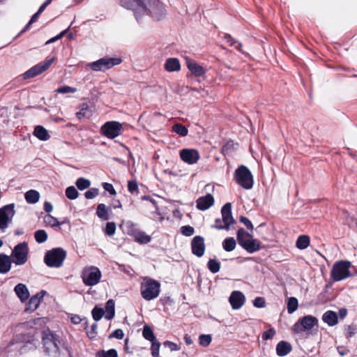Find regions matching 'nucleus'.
<instances>
[{
    "label": "nucleus",
    "instance_id": "obj_10",
    "mask_svg": "<svg viewBox=\"0 0 357 357\" xmlns=\"http://www.w3.org/2000/svg\"><path fill=\"white\" fill-rule=\"evenodd\" d=\"M122 59L119 57H103L96 61L90 63L89 66L94 71H105L121 63Z\"/></svg>",
    "mask_w": 357,
    "mask_h": 357
},
{
    "label": "nucleus",
    "instance_id": "obj_33",
    "mask_svg": "<svg viewBox=\"0 0 357 357\" xmlns=\"http://www.w3.org/2000/svg\"><path fill=\"white\" fill-rule=\"evenodd\" d=\"M223 38L230 47H234L238 51L243 53L242 50V43L235 40L230 34L225 33Z\"/></svg>",
    "mask_w": 357,
    "mask_h": 357
},
{
    "label": "nucleus",
    "instance_id": "obj_21",
    "mask_svg": "<svg viewBox=\"0 0 357 357\" xmlns=\"http://www.w3.org/2000/svg\"><path fill=\"white\" fill-rule=\"evenodd\" d=\"M186 66L191 73L196 77H201L206 73L205 69L202 66L189 58H186Z\"/></svg>",
    "mask_w": 357,
    "mask_h": 357
},
{
    "label": "nucleus",
    "instance_id": "obj_60",
    "mask_svg": "<svg viewBox=\"0 0 357 357\" xmlns=\"http://www.w3.org/2000/svg\"><path fill=\"white\" fill-rule=\"evenodd\" d=\"M103 189L108 192L111 195H115L116 194V190L114 189L112 184L109 183L104 182L102 183Z\"/></svg>",
    "mask_w": 357,
    "mask_h": 357
},
{
    "label": "nucleus",
    "instance_id": "obj_29",
    "mask_svg": "<svg viewBox=\"0 0 357 357\" xmlns=\"http://www.w3.org/2000/svg\"><path fill=\"white\" fill-rule=\"evenodd\" d=\"M79 111L76 112V116L81 120L83 118H89L91 116V112L87 102H83L79 105Z\"/></svg>",
    "mask_w": 357,
    "mask_h": 357
},
{
    "label": "nucleus",
    "instance_id": "obj_41",
    "mask_svg": "<svg viewBox=\"0 0 357 357\" xmlns=\"http://www.w3.org/2000/svg\"><path fill=\"white\" fill-rule=\"evenodd\" d=\"M96 356V357H118V353L116 349H110L107 351L99 350Z\"/></svg>",
    "mask_w": 357,
    "mask_h": 357
},
{
    "label": "nucleus",
    "instance_id": "obj_62",
    "mask_svg": "<svg viewBox=\"0 0 357 357\" xmlns=\"http://www.w3.org/2000/svg\"><path fill=\"white\" fill-rule=\"evenodd\" d=\"M163 344L165 347H168L172 351H178L180 349L177 344L169 340L164 342Z\"/></svg>",
    "mask_w": 357,
    "mask_h": 357
},
{
    "label": "nucleus",
    "instance_id": "obj_40",
    "mask_svg": "<svg viewBox=\"0 0 357 357\" xmlns=\"http://www.w3.org/2000/svg\"><path fill=\"white\" fill-rule=\"evenodd\" d=\"M172 130L181 137H185L188 133V128L185 126H183L181 123L174 124L172 126Z\"/></svg>",
    "mask_w": 357,
    "mask_h": 357
},
{
    "label": "nucleus",
    "instance_id": "obj_39",
    "mask_svg": "<svg viewBox=\"0 0 357 357\" xmlns=\"http://www.w3.org/2000/svg\"><path fill=\"white\" fill-rule=\"evenodd\" d=\"M207 268L212 273H216L220 269V263L215 259H210L207 263Z\"/></svg>",
    "mask_w": 357,
    "mask_h": 357
},
{
    "label": "nucleus",
    "instance_id": "obj_31",
    "mask_svg": "<svg viewBox=\"0 0 357 357\" xmlns=\"http://www.w3.org/2000/svg\"><path fill=\"white\" fill-rule=\"evenodd\" d=\"M105 319L111 320L115 315V303L113 299H109L107 301L105 305Z\"/></svg>",
    "mask_w": 357,
    "mask_h": 357
},
{
    "label": "nucleus",
    "instance_id": "obj_50",
    "mask_svg": "<svg viewBox=\"0 0 357 357\" xmlns=\"http://www.w3.org/2000/svg\"><path fill=\"white\" fill-rule=\"evenodd\" d=\"M212 337L211 335H200L199 337V343L202 347H208L211 342Z\"/></svg>",
    "mask_w": 357,
    "mask_h": 357
},
{
    "label": "nucleus",
    "instance_id": "obj_26",
    "mask_svg": "<svg viewBox=\"0 0 357 357\" xmlns=\"http://www.w3.org/2000/svg\"><path fill=\"white\" fill-rule=\"evenodd\" d=\"M322 320L329 326H333L338 323V317L335 312L328 310L324 313Z\"/></svg>",
    "mask_w": 357,
    "mask_h": 357
},
{
    "label": "nucleus",
    "instance_id": "obj_43",
    "mask_svg": "<svg viewBox=\"0 0 357 357\" xmlns=\"http://www.w3.org/2000/svg\"><path fill=\"white\" fill-rule=\"evenodd\" d=\"M36 241L38 243H43L47 239V234L44 229L37 230L34 234Z\"/></svg>",
    "mask_w": 357,
    "mask_h": 357
},
{
    "label": "nucleus",
    "instance_id": "obj_2",
    "mask_svg": "<svg viewBox=\"0 0 357 357\" xmlns=\"http://www.w3.org/2000/svg\"><path fill=\"white\" fill-rule=\"evenodd\" d=\"M42 344L43 351L47 357H60L61 348L66 349L71 354L61 337L52 331L43 333Z\"/></svg>",
    "mask_w": 357,
    "mask_h": 357
},
{
    "label": "nucleus",
    "instance_id": "obj_36",
    "mask_svg": "<svg viewBox=\"0 0 357 357\" xmlns=\"http://www.w3.org/2000/svg\"><path fill=\"white\" fill-rule=\"evenodd\" d=\"M236 246V241L233 237H227L222 241V248L226 252L233 251Z\"/></svg>",
    "mask_w": 357,
    "mask_h": 357
},
{
    "label": "nucleus",
    "instance_id": "obj_7",
    "mask_svg": "<svg viewBox=\"0 0 357 357\" xmlns=\"http://www.w3.org/2000/svg\"><path fill=\"white\" fill-rule=\"evenodd\" d=\"M236 182L245 190H250L253 187V177L250 169L244 166L238 167L234 173Z\"/></svg>",
    "mask_w": 357,
    "mask_h": 357
},
{
    "label": "nucleus",
    "instance_id": "obj_34",
    "mask_svg": "<svg viewBox=\"0 0 357 357\" xmlns=\"http://www.w3.org/2000/svg\"><path fill=\"white\" fill-rule=\"evenodd\" d=\"M310 243V236L307 235H301L298 237L296 242V246L299 250H304L306 249Z\"/></svg>",
    "mask_w": 357,
    "mask_h": 357
},
{
    "label": "nucleus",
    "instance_id": "obj_27",
    "mask_svg": "<svg viewBox=\"0 0 357 357\" xmlns=\"http://www.w3.org/2000/svg\"><path fill=\"white\" fill-rule=\"evenodd\" d=\"M109 213H112L110 207H107L105 204H99L96 208V215L102 220L109 219Z\"/></svg>",
    "mask_w": 357,
    "mask_h": 357
},
{
    "label": "nucleus",
    "instance_id": "obj_52",
    "mask_svg": "<svg viewBox=\"0 0 357 357\" xmlns=\"http://www.w3.org/2000/svg\"><path fill=\"white\" fill-rule=\"evenodd\" d=\"M116 224L113 222H108L106 224L104 232L106 235L111 236L115 234Z\"/></svg>",
    "mask_w": 357,
    "mask_h": 357
},
{
    "label": "nucleus",
    "instance_id": "obj_30",
    "mask_svg": "<svg viewBox=\"0 0 357 357\" xmlns=\"http://www.w3.org/2000/svg\"><path fill=\"white\" fill-rule=\"evenodd\" d=\"M33 135L38 139L43 141H46L50 138L47 130L42 126H37L34 128Z\"/></svg>",
    "mask_w": 357,
    "mask_h": 357
},
{
    "label": "nucleus",
    "instance_id": "obj_20",
    "mask_svg": "<svg viewBox=\"0 0 357 357\" xmlns=\"http://www.w3.org/2000/svg\"><path fill=\"white\" fill-rule=\"evenodd\" d=\"M197 208L200 211H205L209 208L214 204V198L211 194L199 197L197 201Z\"/></svg>",
    "mask_w": 357,
    "mask_h": 357
},
{
    "label": "nucleus",
    "instance_id": "obj_9",
    "mask_svg": "<svg viewBox=\"0 0 357 357\" xmlns=\"http://www.w3.org/2000/svg\"><path fill=\"white\" fill-rule=\"evenodd\" d=\"M29 247L26 242L17 244L12 250V262L17 266L24 264L28 260Z\"/></svg>",
    "mask_w": 357,
    "mask_h": 357
},
{
    "label": "nucleus",
    "instance_id": "obj_12",
    "mask_svg": "<svg viewBox=\"0 0 357 357\" xmlns=\"http://www.w3.org/2000/svg\"><path fill=\"white\" fill-rule=\"evenodd\" d=\"M318 319L312 315H305L300 318L293 326V331L295 333H300L305 331L312 329L317 326Z\"/></svg>",
    "mask_w": 357,
    "mask_h": 357
},
{
    "label": "nucleus",
    "instance_id": "obj_24",
    "mask_svg": "<svg viewBox=\"0 0 357 357\" xmlns=\"http://www.w3.org/2000/svg\"><path fill=\"white\" fill-rule=\"evenodd\" d=\"M239 149V144L234 142L233 140H228L222 146L221 153L224 155H231L236 153V151Z\"/></svg>",
    "mask_w": 357,
    "mask_h": 357
},
{
    "label": "nucleus",
    "instance_id": "obj_16",
    "mask_svg": "<svg viewBox=\"0 0 357 357\" xmlns=\"http://www.w3.org/2000/svg\"><path fill=\"white\" fill-rule=\"evenodd\" d=\"M241 233L238 234V245L241 246L249 253H254L260 250L263 247L260 241L256 238H254L252 235L250 238V240L243 241L241 236Z\"/></svg>",
    "mask_w": 357,
    "mask_h": 357
},
{
    "label": "nucleus",
    "instance_id": "obj_22",
    "mask_svg": "<svg viewBox=\"0 0 357 357\" xmlns=\"http://www.w3.org/2000/svg\"><path fill=\"white\" fill-rule=\"evenodd\" d=\"M292 350L291 344L286 341L282 340L276 345V354L280 357H283L289 354Z\"/></svg>",
    "mask_w": 357,
    "mask_h": 357
},
{
    "label": "nucleus",
    "instance_id": "obj_55",
    "mask_svg": "<svg viewBox=\"0 0 357 357\" xmlns=\"http://www.w3.org/2000/svg\"><path fill=\"white\" fill-rule=\"evenodd\" d=\"M275 335V331L273 328H271L270 329L264 331L262 333L261 338L263 340H271L273 338Z\"/></svg>",
    "mask_w": 357,
    "mask_h": 357
},
{
    "label": "nucleus",
    "instance_id": "obj_1",
    "mask_svg": "<svg viewBox=\"0 0 357 357\" xmlns=\"http://www.w3.org/2000/svg\"><path fill=\"white\" fill-rule=\"evenodd\" d=\"M121 5L132 10L137 20L144 15H150L154 20H160L165 8L159 0H121Z\"/></svg>",
    "mask_w": 357,
    "mask_h": 357
},
{
    "label": "nucleus",
    "instance_id": "obj_37",
    "mask_svg": "<svg viewBox=\"0 0 357 357\" xmlns=\"http://www.w3.org/2000/svg\"><path fill=\"white\" fill-rule=\"evenodd\" d=\"M142 335L146 340L150 342H153V340H155L156 339L153 329L151 328V326L148 325H145L144 326Z\"/></svg>",
    "mask_w": 357,
    "mask_h": 357
},
{
    "label": "nucleus",
    "instance_id": "obj_5",
    "mask_svg": "<svg viewBox=\"0 0 357 357\" xmlns=\"http://www.w3.org/2000/svg\"><path fill=\"white\" fill-rule=\"evenodd\" d=\"M67 252L62 248H54L46 252L44 262L50 268H60L66 258Z\"/></svg>",
    "mask_w": 357,
    "mask_h": 357
},
{
    "label": "nucleus",
    "instance_id": "obj_51",
    "mask_svg": "<svg viewBox=\"0 0 357 357\" xmlns=\"http://www.w3.org/2000/svg\"><path fill=\"white\" fill-rule=\"evenodd\" d=\"M160 347V343L157 340V339L151 342V351L153 357L159 356Z\"/></svg>",
    "mask_w": 357,
    "mask_h": 357
},
{
    "label": "nucleus",
    "instance_id": "obj_25",
    "mask_svg": "<svg viewBox=\"0 0 357 357\" xmlns=\"http://www.w3.org/2000/svg\"><path fill=\"white\" fill-rule=\"evenodd\" d=\"M14 291L22 302L26 301L29 297V291L26 286L22 283L17 284L14 288Z\"/></svg>",
    "mask_w": 357,
    "mask_h": 357
},
{
    "label": "nucleus",
    "instance_id": "obj_59",
    "mask_svg": "<svg viewBox=\"0 0 357 357\" xmlns=\"http://www.w3.org/2000/svg\"><path fill=\"white\" fill-rule=\"evenodd\" d=\"M239 221L243 223L248 229L252 231L254 229L252 222L246 217L241 215L239 218Z\"/></svg>",
    "mask_w": 357,
    "mask_h": 357
},
{
    "label": "nucleus",
    "instance_id": "obj_47",
    "mask_svg": "<svg viewBox=\"0 0 357 357\" xmlns=\"http://www.w3.org/2000/svg\"><path fill=\"white\" fill-rule=\"evenodd\" d=\"M128 190L132 195H139V190L136 180H130L128 182Z\"/></svg>",
    "mask_w": 357,
    "mask_h": 357
},
{
    "label": "nucleus",
    "instance_id": "obj_32",
    "mask_svg": "<svg viewBox=\"0 0 357 357\" xmlns=\"http://www.w3.org/2000/svg\"><path fill=\"white\" fill-rule=\"evenodd\" d=\"M25 200L29 204H36L39 201L40 194L36 190H29L24 195Z\"/></svg>",
    "mask_w": 357,
    "mask_h": 357
},
{
    "label": "nucleus",
    "instance_id": "obj_23",
    "mask_svg": "<svg viewBox=\"0 0 357 357\" xmlns=\"http://www.w3.org/2000/svg\"><path fill=\"white\" fill-rule=\"evenodd\" d=\"M12 260L10 257L0 253V274L7 273L11 268Z\"/></svg>",
    "mask_w": 357,
    "mask_h": 357
},
{
    "label": "nucleus",
    "instance_id": "obj_4",
    "mask_svg": "<svg viewBox=\"0 0 357 357\" xmlns=\"http://www.w3.org/2000/svg\"><path fill=\"white\" fill-rule=\"evenodd\" d=\"M142 297L146 301H151L159 296L160 283L151 278L146 277L140 285Z\"/></svg>",
    "mask_w": 357,
    "mask_h": 357
},
{
    "label": "nucleus",
    "instance_id": "obj_14",
    "mask_svg": "<svg viewBox=\"0 0 357 357\" xmlns=\"http://www.w3.org/2000/svg\"><path fill=\"white\" fill-rule=\"evenodd\" d=\"M102 277L100 269L96 266H91L85 269L82 273V280L86 286H94L97 284Z\"/></svg>",
    "mask_w": 357,
    "mask_h": 357
},
{
    "label": "nucleus",
    "instance_id": "obj_46",
    "mask_svg": "<svg viewBox=\"0 0 357 357\" xmlns=\"http://www.w3.org/2000/svg\"><path fill=\"white\" fill-rule=\"evenodd\" d=\"M79 192L74 186H69L66 189V196L70 200L77 198Z\"/></svg>",
    "mask_w": 357,
    "mask_h": 357
},
{
    "label": "nucleus",
    "instance_id": "obj_63",
    "mask_svg": "<svg viewBox=\"0 0 357 357\" xmlns=\"http://www.w3.org/2000/svg\"><path fill=\"white\" fill-rule=\"evenodd\" d=\"M141 199L142 200H146V201H149V202H151L153 206H154V208L156 209V210H158L159 208L158 206V203L156 202L155 199H154L152 197H151L150 195H144L141 197Z\"/></svg>",
    "mask_w": 357,
    "mask_h": 357
},
{
    "label": "nucleus",
    "instance_id": "obj_58",
    "mask_svg": "<svg viewBox=\"0 0 357 357\" xmlns=\"http://www.w3.org/2000/svg\"><path fill=\"white\" fill-rule=\"evenodd\" d=\"M253 305L258 308H262L266 306V301L264 297L258 296L253 301Z\"/></svg>",
    "mask_w": 357,
    "mask_h": 357
},
{
    "label": "nucleus",
    "instance_id": "obj_56",
    "mask_svg": "<svg viewBox=\"0 0 357 357\" xmlns=\"http://www.w3.org/2000/svg\"><path fill=\"white\" fill-rule=\"evenodd\" d=\"M99 190L96 188H90L84 193V196L86 199H91L98 195Z\"/></svg>",
    "mask_w": 357,
    "mask_h": 357
},
{
    "label": "nucleus",
    "instance_id": "obj_44",
    "mask_svg": "<svg viewBox=\"0 0 357 357\" xmlns=\"http://www.w3.org/2000/svg\"><path fill=\"white\" fill-rule=\"evenodd\" d=\"M91 314H92L93 319L96 321H98L104 316L105 311H104L103 308L99 307L98 306L96 305L91 311Z\"/></svg>",
    "mask_w": 357,
    "mask_h": 357
},
{
    "label": "nucleus",
    "instance_id": "obj_13",
    "mask_svg": "<svg viewBox=\"0 0 357 357\" xmlns=\"http://www.w3.org/2000/svg\"><path fill=\"white\" fill-rule=\"evenodd\" d=\"M123 127L121 123L118 121H107L104 123L100 128V133L109 138L114 139L121 134Z\"/></svg>",
    "mask_w": 357,
    "mask_h": 357
},
{
    "label": "nucleus",
    "instance_id": "obj_6",
    "mask_svg": "<svg viewBox=\"0 0 357 357\" xmlns=\"http://www.w3.org/2000/svg\"><path fill=\"white\" fill-rule=\"evenodd\" d=\"M221 214L222 220L220 218H216L215 220V224L212 225V227L220 230H229L230 229V226L235 222V220L232 216L231 204L230 202L226 203L222 207Z\"/></svg>",
    "mask_w": 357,
    "mask_h": 357
},
{
    "label": "nucleus",
    "instance_id": "obj_42",
    "mask_svg": "<svg viewBox=\"0 0 357 357\" xmlns=\"http://www.w3.org/2000/svg\"><path fill=\"white\" fill-rule=\"evenodd\" d=\"M298 306V302L296 298L290 297L287 302V312L289 314L294 312Z\"/></svg>",
    "mask_w": 357,
    "mask_h": 357
},
{
    "label": "nucleus",
    "instance_id": "obj_15",
    "mask_svg": "<svg viewBox=\"0 0 357 357\" xmlns=\"http://www.w3.org/2000/svg\"><path fill=\"white\" fill-rule=\"evenodd\" d=\"M15 204H9L0 208V230L4 231L14 216Z\"/></svg>",
    "mask_w": 357,
    "mask_h": 357
},
{
    "label": "nucleus",
    "instance_id": "obj_53",
    "mask_svg": "<svg viewBox=\"0 0 357 357\" xmlns=\"http://www.w3.org/2000/svg\"><path fill=\"white\" fill-rule=\"evenodd\" d=\"M181 233L185 236H191L195 233V229L190 225H185L181 227Z\"/></svg>",
    "mask_w": 357,
    "mask_h": 357
},
{
    "label": "nucleus",
    "instance_id": "obj_11",
    "mask_svg": "<svg viewBox=\"0 0 357 357\" xmlns=\"http://www.w3.org/2000/svg\"><path fill=\"white\" fill-rule=\"evenodd\" d=\"M54 56H48L43 61L31 68L23 74L24 79H30L36 77L47 70L54 61Z\"/></svg>",
    "mask_w": 357,
    "mask_h": 357
},
{
    "label": "nucleus",
    "instance_id": "obj_8",
    "mask_svg": "<svg viewBox=\"0 0 357 357\" xmlns=\"http://www.w3.org/2000/svg\"><path fill=\"white\" fill-rule=\"evenodd\" d=\"M351 266V263L349 261H340L335 263L331 271V277L333 281L338 282L350 277Z\"/></svg>",
    "mask_w": 357,
    "mask_h": 357
},
{
    "label": "nucleus",
    "instance_id": "obj_38",
    "mask_svg": "<svg viewBox=\"0 0 357 357\" xmlns=\"http://www.w3.org/2000/svg\"><path fill=\"white\" fill-rule=\"evenodd\" d=\"M44 222L46 226H50L52 228L59 227V221L56 218L51 215H46L44 217Z\"/></svg>",
    "mask_w": 357,
    "mask_h": 357
},
{
    "label": "nucleus",
    "instance_id": "obj_35",
    "mask_svg": "<svg viewBox=\"0 0 357 357\" xmlns=\"http://www.w3.org/2000/svg\"><path fill=\"white\" fill-rule=\"evenodd\" d=\"M133 238L135 241L137 242L139 244L149 243L151 240V237L149 235L146 234L144 231L140 230L137 231Z\"/></svg>",
    "mask_w": 357,
    "mask_h": 357
},
{
    "label": "nucleus",
    "instance_id": "obj_18",
    "mask_svg": "<svg viewBox=\"0 0 357 357\" xmlns=\"http://www.w3.org/2000/svg\"><path fill=\"white\" fill-rule=\"evenodd\" d=\"M229 301L234 310H238L243 305L245 298L241 291H234L231 292Z\"/></svg>",
    "mask_w": 357,
    "mask_h": 357
},
{
    "label": "nucleus",
    "instance_id": "obj_28",
    "mask_svg": "<svg viewBox=\"0 0 357 357\" xmlns=\"http://www.w3.org/2000/svg\"><path fill=\"white\" fill-rule=\"evenodd\" d=\"M165 69L167 72L178 71L181 69L179 60L176 58H169L165 63Z\"/></svg>",
    "mask_w": 357,
    "mask_h": 357
},
{
    "label": "nucleus",
    "instance_id": "obj_17",
    "mask_svg": "<svg viewBox=\"0 0 357 357\" xmlns=\"http://www.w3.org/2000/svg\"><path fill=\"white\" fill-rule=\"evenodd\" d=\"M204 238L201 236H195L191 241V249L193 255L198 257L204 255L205 252Z\"/></svg>",
    "mask_w": 357,
    "mask_h": 357
},
{
    "label": "nucleus",
    "instance_id": "obj_45",
    "mask_svg": "<svg viewBox=\"0 0 357 357\" xmlns=\"http://www.w3.org/2000/svg\"><path fill=\"white\" fill-rule=\"evenodd\" d=\"M75 184L79 190H84L89 188L91 182L89 180L81 177L77 178V180L75 182Z\"/></svg>",
    "mask_w": 357,
    "mask_h": 357
},
{
    "label": "nucleus",
    "instance_id": "obj_61",
    "mask_svg": "<svg viewBox=\"0 0 357 357\" xmlns=\"http://www.w3.org/2000/svg\"><path fill=\"white\" fill-rule=\"evenodd\" d=\"M123 336H124V333H123V330L118 328V329H116L115 331H114L109 335V338L111 339V338L114 337V338H116L119 340H121V339H123Z\"/></svg>",
    "mask_w": 357,
    "mask_h": 357
},
{
    "label": "nucleus",
    "instance_id": "obj_48",
    "mask_svg": "<svg viewBox=\"0 0 357 357\" xmlns=\"http://www.w3.org/2000/svg\"><path fill=\"white\" fill-rule=\"evenodd\" d=\"M126 227H127V234L134 237L137 231H139L137 227V225L133 223L131 221H128L126 223Z\"/></svg>",
    "mask_w": 357,
    "mask_h": 357
},
{
    "label": "nucleus",
    "instance_id": "obj_57",
    "mask_svg": "<svg viewBox=\"0 0 357 357\" xmlns=\"http://www.w3.org/2000/svg\"><path fill=\"white\" fill-rule=\"evenodd\" d=\"M76 91H77L76 88H73V87L68 86H61V87L58 88L56 90V92L59 93H75Z\"/></svg>",
    "mask_w": 357,
    "mask_h": 357
},
{
    "label": "nucleus",
    "instance_id": "obj_3",
    "mask_svg": "<svg viewBox=\"0 0 357 357\" xmlns=\"http://www.w3.org/2000/svg\"><path fill=\"white\" fill-rule=\"evenodd\" d=\"M18 327L21 328H29V329L26 333H21L15 335L8 344V347H9L16 344H23V346L20 347V350L24 349L26 347V344H30L31 347H34L36 328H33L29 322L21 323L18 325Z\"/></svg>",
    "mask_w": 357,
    "mask_h": 357
},
{
    "label": "nucleus",
    "instance_id": "obj_54",
    "mask_svg": "<svg viewBox=\"0 0 357 357\" xmlns=\"http://www.w3.org/2000/svg\"><path fill=\"white\" fill-rule=\"evenodd\" d=\"M241 233L240 234L241 236L242 237L243 240V241H248V240H250V238L251 237V234H249L247 231H245V229L244 228H239L236 232V240H237V242L238 243V234Z\"/></svg>",
    "mask_w": 357,
    "mask_h": 357
},
{
    "label": "nucleus",
    "instance_id": "obj_49",
    "mask_svg": "<svg viewBox=\"0 0 357 357\" xmlns=\"http://www.w3.org/2000/svg\"><path fill=\"white\" fill-rule=\"evenodd\" d=\"M179 156H199V153L197 149H183L180 151Z\"/></svg>",
    "mask_w": 357,
    "mask_h": 357
},
{
    "label": "nucleus",
    "instance_id": "obj_19",
    "mask_svg": "<svg viewBox=\"0 0 357 357\" xmlns=\"http://www.w3.org/2000/svg\"><path fill=\"white\" fill-rule=\"evenodd\" d=\"M45 294V291L43 290L36 295L31 296L29 300V302L25 308V311L31 312L36 310L42 301Z\"/></svg>",
    "mask_w": 357,
    "mask_h": 357
},
{
    "label": "nucleus",
    "instance_id": "obj_64",
    "mask_svg": "<svg viewBox=\"0 0 357 357\" xmlns=\"http://www.w3.org/2000/svg\"><path fill=\"white\" fill-rule=\"evenodd\" d=\"M68 29H66L63 31H61L59 34H58L57 36L50 38L49 40L47 41L46 44H49V43H54L56 42V40L61 39L65 34L67 32Z\"/></svg>",
    "mask_w": 357,
    "mask_h": 357
}]
</instances>
